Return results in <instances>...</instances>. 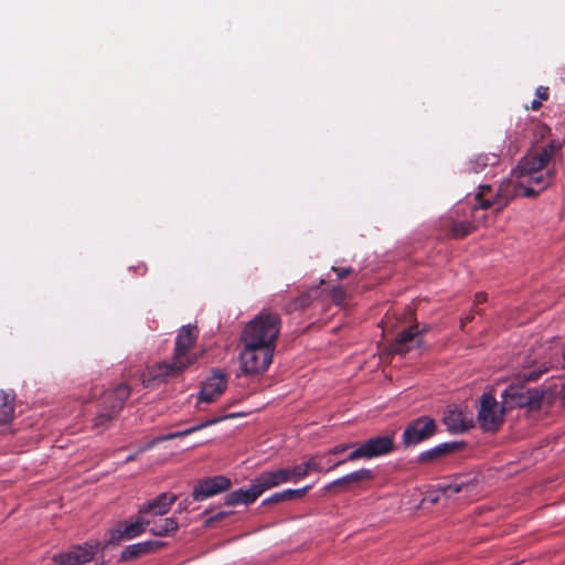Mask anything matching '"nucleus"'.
<instances>
[{
    "instance_id": "19",
    "label": "nucleus",
    "mask_w": 565,
    "mask_h": 565,
    "mask_svg": "<svg viewBox=\"0 0 565 565\" xmlns=\"http://www.w3.org/2000/svg\"><path fill=\"white\" fill-rule=\"evenodd\" d=\"M235 416H237V414H231V415H225L223 417L211 418L209 420H205V422H203V423H201V424H199L196 426L190 427L188 429L175 431V433H171V434H167V435L158 436V437L153 438L152 440H150L149 443H147L146 445L141 446L139 448V450H138V454L150 449L151 447H153L156 444H158L160 441L184 437V436L190 435V434H192L194 431H198V430H200L202 428H205L207 426L214 425V424L221 422L222 419L232 418V417H235Z\"/></svg>"
},
{
    "instance_id": "31",
    "label": "nucleus",
    "mask_w": 565,
    "mask_h": 565,
    "mask_svg": "<svg viewBox=\"0 0 565 565\" xmlns=\"http://www.w3.org/2000/svg\"><path fill=\"white\" fill-rule=\"evenodd\" d=\"M311 488V486H306L303 488H300V489H288V494L290 497V500H294V499H297V498H301L302 495H305L308 490Z\"/></svg>"
},
{
    "instance_id": "25",
    "label": "nucleus",
    "mask_w": 565,
    "mask_h": 565,
    "mask_svg": "<svg viewBox=\"0 0 565 565\" xmlns=\"http://www.w3.org/2000/svg\"><path fill=\"white\" fill-rule=\"evenodd\" d=\"M348 476L352 486H354L364 481L372 480L374 478V472L371 469L363 468L351 473H348Z\"/></svg>"
},
{
    "instance_id": "18",
    "label": "nucleus",
    "mask_w": 565,
    "mask_h": 565,
    "mask_svg": "<svg viewBox=\"0 0 565 565\" xmlns=\"http://www.w3.org/2000/svg\"><path fill=\"white\" fill-rule=\"evenodd\" d=\"M226 387L225 376L221 373H213L203 383L198 401L200 403H212L222 395Z\"/></svg>"
},
{
    "instance_id": "20",
    "label": "nucleus",
    "mask_w": 565,
    "mask_h": 565,
    "mask_svg": "<svg viewBox=\"0 0 565 565\" xmlns=\"http://www.w3.org/2000/svg\"><path fill=\"white\" fill-rule=\"evenodd\" d=\"M328 457V454H316L308 458L306 461H303L307 473L311 472H328L332 469L343 465L345 462V459H341L335 461L334 463H331L329 466H324L323 460Z\"/></svg>"
},
{
    "instance_id": "24",
    "label": "nucleus",
    "mask_w": 565,
    "mask_h": 565,
    "mask_svg": "<svg viewBox=\"0 0 565 565\" xmlns=\"http://www.w3.org/2000/svg\"><path fill=\"white\" fill-rule=\"evenodd\" d=\"M476 486L467 480L458 479L448 484L443 486V491L446 497H451L456 493L465 492L466 494L470 493Z\"/></svg>"
},
{
    "instance_id": "39",
    "label": "nucleus",
    "mask_w": 565,
    "mask_h": 565,
    "mask_svg": "<svg viewBox=\"0 0 565 565\" xmlns=\"http://www.w3.org/2000/svg\"><path fill=\"white\" fill-rule=\"evenodd\" d=\"M136 458V455H130L127 457L126 461H131Z\"/></svg>"
},
{
    "instance_id": "3",
    "label": "nucleus",
    "mask_w": 565,
    "mask_h": 565,
    "mask_svg": "<svg viewBox=\"0 0 565 565\" xmlns=\"http://www.w3.org/2000/svg\"><path fill=\"white\" fill-rule=\"evenodd\" d=\"M198 339V330L194 326H183L177 335L175 348L171 362H160L147 369L141 376L145 387H150L157 383L164 382L167 377L177 376L188 366L195 363L196 354L190 352Z\"/></svg>"
},
{
    "instance_id": "17",
    "label": "nucleus",
    "mask_w": 565,
    "mask_h": 565,
    "mask_svg": "<svg viewBox=\"0 0 565 565\" xmlns=\"http://www.w3.org/2000/svg\"><path fill=\"white\" fill-rule=\"evenodd\" d=\"M423 343L422 332L418 326H412L408 329L398 333L395 342L392 345V352L397 354H405L413 349L420 348Z\"/></svg>"
},
{
    "instance_id": "38",
    "label": "nucleus",
    "mask_w": 565,
    "mask_h": 565,
    "mask_svg": "<svg viewBox=\"0 0 565 565\" xmlns=\"http://www.w3.org/2000/svg\"><path fill=\"white\" fill-rule=\"evenodd\" d=\"M334 462H335V461H332V460H331V456H328V457L323 460L324 466H329V465L334 463Z\"/></svg>"
},
{
    "instance_id": "10",
    "label": "nucleus",
    "mask_w": 565,
    "mask_h": 565,
    "mask_svg": "<svg viewBox=\"0 0 565 565\" xmlns=\"http://www.w3.org/2000/svg\"><path fill=\"white\" fill-rule=\"evenodd\" d=\"M271 489L269 486L268 479L266 478L265 472H262L257 476L252 484L246 489H238L225 497V504L233 507L237 504H250L253 503L262 493Z\"/></svg>"
},
{
    "instance_id": "32",
    "label": "nucleus",
    "mask_w": 565,
    "mask_h": 565,
    "mask_svg": "<svg viewBox=\"0 0 565 565\" xmlns=\"http://www.w3.org/2000/svg\"><path fill=\"white\" fill-rule=\"evenodd\" d=\"M332 298L337 303H341L344 299V291L339 287L334 288L332 291Z\"/></svg>"
},
{
    "instance_id": "1",
    "label": "nucleus",
    "mask_w": 565,
    "mask_h": 565,
    "mask_svg": "<svg viewBox=\"0 0 565 565\" xmlns=\"http://www.w3.org/2000/svg\"><path fill=\"white\" fill-rule=\"evenodd\" d=\"M561 148L559 141L552 140L540 151L525 154L512 171V179L502 182L495 192L490 185H481L475 198H467V202L454 211L457 217L451 223L452 235L463 237L475 227L473 223L466 218V205L472 221L479 223L484 210L499 212L514 196L531 198L544 191L555 174L554 170L547 168V163Z\"/></svg>"
},
{
    "instance_id": "28",
    "label": "nucleus",
    "mask_w": 565,
    "mask_h": 565,
    "mask_svg": "<svg viewBox=\"0 0 565 565\" xmlns=\"http://www.w3.org/2000/svg\"><path fill=\"white\" fill-rule=\"evenodd\" d=\"M289 500H290V497L288 494V489H286L284 491L276 492V493L271 494L270 497L266 498L263 501V504L264 505H266V504H274V503H278V502H281V501H289Z\"/></svg>"
},
{
    "instance_id": "29",
    "label": "nucleus",
    "mask_w": 565,
    "mask_h": 565,
    "mask_svg": "<svg viewBox=\"0 0 565 565\" xmlns=\"http://www.w3.org/2000/svg\"><path fill=\"white\" fill-rule=\"evenodd\" d=\"M352 447H353V444H351V443H342V444H339V445L330 448L326 454H328V456L340 455Z\"/></svg>"
},
{
    "instance_id": "36",
    "label": "nucleus",
    "mask_w": 565,
    "mask_h": 565,
    "mask_svg": "<svg viewBox=\"0 0 565 565\" xmlns=\"http://www.w3.org/2000/svg\"><path fill=\"white\" fill-rule=\"evenodd\" d=\"M540 107H541V102H540L539 99H534V100L532 102L531 108H532L533 110H536V109H539Z\"/></svg>"
},
{
    "instance_id": "11",
    "label": "nucleus",
    "mask_w": 565,
    "mask_h": 565,
    "mask_svg": "<svg viewBox=\"0 0 565 565\" xmlns=\"http://www.w3.org/2000/svg\"><path fill=\"white\" fill-rule=\"evenodd\" d=\"M129 395L130 390L126 384H120L114 391L105 393L103 397L105 409L97 416L96 425L111 419L122 408Z\"/></svg>"
},
{
    "instance_id": "7",
    "label": "nucleus",
    "mask_w": 565,
    "mask_h": 565,
    "mask_svg": "<svg viewBox=\"0 0 565 565\" xmlns=\"http://www.w3.org/2000/svg\"><path fill=\"white\" fill-rule=\"evenodd\" d=\"M151 524V520L139 514L134 521H122L110 529L105 535V544H116L121 541L132 540L143 532Z\"/></svg>"
},
{
    "instance_id": "33",
    "label": "nucleus",
    "mask_w": 565,
    "mask_h": 565,
    "mask_svg": "<svg viewBox=\"0 0 565 565\" xmlns=\"http://www.w3.org/2000/svg\"><path fill=\"white\" fill-rule=\"evenodd\" d=\"M332 270L337 273L338 277L340 279L347 277L351 271L352 269L351 268H342V269H338L337 267H332Z\"/></svg>"
},
{
    "instance_id": "16",
    "label": "nucleus",
    "mask_w": 565,
    "mask_h": 565,
    "mask_svg": "<svg viewBox=\"0 0 565 565\" xmlns=\"http://www.w3.org/2000/svg\"><path fill=\"white\" fill-rule=\"evenodd\" d=\"M271 488L278 487L286 482H297L308 476L305 463L301 462L290 468H281L277 470L264 471Z\"/></svg>"
},
{
    "instance_id": "9",
    "label": "nucleus",
    "mask_w": 565,
    "mask_h": 565,
    "mask_svg": "<svg viewBox=\"0 0 565 565\" xmlns=\"http://www.w3.org/2000/svg\"><path fill=\"white\" fill-rule=\"evenodd\" d=\"M104 548L100 542H86L71 547L66 552L55 554L53 559L58 565H82L94 558Z\"/></svg>"
},
{
    "instance_id": "27",
    "label": "nucleus",
    "mask_w": 565,
    "mask_h": 565,
    "mask_svg": "<svg viewBox=\"0 0 565 565\" xmlns=\"http://www.w3.org/2000/svg\"><path fill=\"white\" fill-rule=\"evenodd\" d=\"M335 487H339L342 490H349L352 487V483H351V481L349 479V476L345 475V476H343L341 478H338L334 481L328 483L324 487V490H331L332 488H335Z\"/></svg>"
},
{
    "instance_id": "34",
    "label": "nucleus",
    "mask_w": 565,
    "mask_h": 565,
    "mask_svg": "<svg viewBox=\"0 0 565 565\" xmlns=\"http://www.w3.org/2000/svg\"><path fill=\"white\" fill-rule=\"evenodd\" d=\"M536 96L540 99H547V88L543 87V86L537 87L536 88Z\"/></svg>"
},
{
    "instance_id": "35",
    "label": "nucleus",
    "mask_w": 565,
    "mask_h": 565,
    "mask_svg": "<svg viewBox=\"0 0 565 565\" xmlns=\"http://www.w3.org/2000/svg\"><path fill=\"white\" fill-rule=\"evenodd\" d=\"M486 301V295L484 294H477L476 295V303H481Z\"/></svg>"
},
{
    "instance_id": "22",
    "label": "nucleus",
    "mask_w": 565,
    "mask_h": 565,
    "mask_svg": "<svg viewBox=\"0 0 565 565\" xmlns=\"http://www.w3.org/2000/svg\"><path fill=\"white\" fill-rule=\"evenodd\" d=\"M150 533L154 536H169L179 529V523L174 518H164L158 522L151 521Z\"/></svg>"
},
{
    "instance_id": "30",
    "label": "nucleus",
    "mask_w": 565,
    "mask_h": 565,
    "mask_svg": "<svg viewBox=\"0 0 565 565\" xmlns=\"http://www.w3.org/2000/svg\"><path fill=\"white\" fill-rule=\"evenodd\" d=\"M471 163L473 171L480 172L488 164V157L478 156Z\"/></svg>"
},
{
    "instance_id": "4",
    "label": "nucleus",
    "mask_w": 565,
    "mask_h": 565,
    "mask_svg": "<svg viewBox=\"0 0 565 565\" xmlns=\"http://www.w3.org/2000/svg\"><path fill=\"white\" fill-rule=\"evenodd\" d=\"M279 332L280 318L278 315L263 311L246 324L242 333V341L275 349Z\"/></svg>"
},
{
    "instance_id": "26",
    "label": "nucleus",
    "mask_w": 565,
    "mask_h": 565,
    "mask_svg": "<svg viewBox=\"0 0 565 565\" xmlns=\"http://www.w3.org/2000/svg\"><path fill=\"white\" fill-rule=\"evenodd\" d=\"M450 448V445L448 444H444V445H439L426 452H423L420 455V459L422 460H429L431 458H434L435 456H439L441 454H445L446 451H448V449Z\"/></svg>"
},
{
    "instance_id": "8",
    "label": "nucleus",
    "mask_w": 565,
    "mask_h": 565,
    "mask_svg": "<svg viewBox=\"0 0 565 565\" xmlns=\"http://www.w3.org/2000/svg\"><path fill=\"white\" fill-rule=\"evenodd\" d=\"M393 437L391 436L374 437L353 449L344 459L345 462L356 461L360 459H372L390 454L393 450Z\"/></svg>"
},
{
    "instance_id": "12",
    "label": "nucleus",
    "mask_w": 565,
    "mask_h": 565,
    "mask_svg": "<svg viewBox=\"0 0 565 565\" xmlns=\"http://www.w3.org/2000/svg\"><path fill=\"white\" fill-rule=\"evenodd\" d=\"M436 431V424L429 417H420L406 427L403 434V441L406 447L417 445L433 436Z\"/></svg>"
},
{
    "instance_id": "21",
    "label": "nucleus",
    "mask_w": 565,
    "mask_h": 565,
    "mask_svg": "<svg viewBox=\"0 0 565 565\" xmlns=\"http://www.w3.org/2000/svg\"><path fill=\"white\" fill-rule=\"evenodd\" d=\"M14 394L11 391H0V425L9 424L14 416Z\"/></svg>"
},
{
    "instance_id": "14",
    "label": "nucleus",
    "mask_w": 565,
    "mask_h": 565,
    "mask_svg": "<svg viewBox=\"0 0 565 565\" xmlns=\"http://www.w3.org/2000/svg\"><path fill=\"white\" fill-rule=\"evenodd\" d=\"M178 497L174 493L162 492L153 499L139 505L138 513L147 516H162L166 515L171 507L177 501Z\"/></svg>"
},
{
    "instance_id": "23",
    "label": "nucleus",
    "mask_w": 565,
    "mask_h": 565,
    "mask_svg": "<svg viewBox=\"0 0 565 565\" xmlns=\"http://www.w3.org/2000/svg\"><path fill=\"white\" fill-rule=\"evenodd\" d=\"M157 546H159V543L152 541L129 545L122 551L121 558L124 561L136 558L140 555L151 552Z\"/></svg>"
},
{
    "instance_id": "37",
    "label": "nucleus",
    "mask_w": 565,
    "mask_h": 565,
    "mask_svg": "<svg viewBox=\"0 0 565 565\" xmlns=\"http://www.w3.org/2000/svg\"><path fill=\"white\" fill-rule=\"evenodd\" d=\"M188 508V502L186 501H182L179 503V511H182V510H186Z\"/></svg>"
},
{
    "instance_id": "15",
    "label": "nucleus",
    "mask_w": 565,
    "mask_h": 565,
    "mask_svg": "<svg viewBox=\"0 0 565 565\" xmlns=\"http://www.w3.org/2000/svg\"><path fill=\"white\" fill-rule=\"evenodd\" d=\"M444 423L449 431L458 434L473 426V416L470 412L450 406L445 413Z\"/></svg>"
},
{
    "instance_id": "2",
    "label": "nucleus",
    "mask_w": 565,
    "mask_h": 565,
    "mask_svg": "<svg viewBox=\"0 0 565 565\" xmlns=\"http://www.w3.org/2000/svg\"><path fill=\"white\" fill-rule=\"evenodd\" d=\"M546 367H524L516 374L515 381L511 383L502 393L503 404L507 408L529 407L531 409L540 408L542 405H550L555 396L565 399V384L562 390L554 383L543 388H527L521 381H536Z\"/></svg>"
},
{
    "instance_id": "5",
    "label": "nucleus",
    "mask_w": 565,
    "mask_h": 565,
    "mask_svg": "<svg viewBox=\"0 0 565 565\" xmlns=\"http://www.w3.org/2000/svg\"><path fill=\"white\" fill-rule=\"evenodd\" d=\"M275 349L255 343H244L241 352V367L245 374L256 375L265 372L270 365Z\"/></svg>"
},
{
    "instance_id": "6",
    "label": "nucleus",
    "mask_w": 565,
    "mask_h": 565,
    "mask_svg": "<svg viewBox=\"0 0 565 565\" xmlns=\"http://www.w3.org/2000/svg\"><path fill=\"white\" fill-rule=\"evenodd\" d=\"M505 405L501 406L493 395L486 393L481 396L478 422L484 431H495L503 423Z\"/></svg>"
},
{
    "instance_id": "13",
    "label": "nucleus",
    "mask_w": 565,
    "mask_h": 565,
    "mask_svg": "<svg viewBox=\"0 0 565 565\" xmlns=\"http://www.w3.org/2000/svg\"><path fill=\"white\" fill-rule=\"evenodd\" d=\"M231 488V480L224 476H215L201 480L193 490V499L203 501Z\"/></svg>"
}]
</instances>
